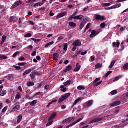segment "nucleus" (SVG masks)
I'll return each mask as SVG.
<instances>
[{
  "mask_svg": "<svg viewBox=\"0 0 128 128\" xmlns=\"http://www.w3.org/2000/svg\"><path fill=\"white\" fill-rule=\"evenodd\" d=\"M120 41L118 40H117V42L116 44V46L117 48H120Z\"/></svg>",
  "mask_w": 128,
  "mask_h": 128,
  "instance_id": "4d7b16f0",
  "label": "nucleus"
},
{
  "mask_svg": "<svg viewBox=\"0 0 128 128\" xmlns=\"http://www.w3.org/2000/svg\"><path fill=\"white\" fill-rule=\"evenodd\" d=\"M8 106H6L5 108H4L2 110V112H6V110H8Z\"/></svg>",
  "mask_w": 128,
  "mask_h": 128,
  "instance_id": "09e8293b",
  "label": "nucleus"
},
{
  "mask_svg": "<svg viewBox=\"0 0 128 128\" xmlns=\"http://www.w3.org/2000/svg\"><path fill=\"white\" fill-rule=\"evenodd\" d=\"M74 16L73 15L70 16L68 18V20H74Z\"/></svg>",
  "mask_w": 128,
  "mask_h": 128,
  "instance_id": "603ef678",
  "label": "nucleus"
},
{
  "mask_svg": "<svg viewBox=\"0 0 128 128\" xmlns=\"http://www.w3.org/2000/svg\"><path fill=\"white\" fill-rule=\"evenodd\" d=\"M102 118H96L92 120V124H95V122H102Z\"/></svg>",
  "mask_w": 128,
  "mask_h": 128,
  "instance_id": "1a4fd4ad",
  "label": "nucleus"
},
{
  "mask_svg": "<svg viewBox=\"0 0 128 128\" xmlns=\"http://www.w3.org/2000/svg\"><path fill=\"white\" fill-rule=\"evenodd\" d=\"M30 78L32 80H34L36 78V75L33 73L30 74Z\"/></svg>",
  "mask_w": 128,
  "mask_h": 128,
  "instance_id": "49530a36",
  "label": "nucleus"
},
{
  "mask_svg": "<svg viewBox=\"0 0 128 128\" xmlns=\"http://www.w3.org/2000/svg\"><path fill=\"white\" fill-rule=\"evenodd\" d=\"M22 4V2L20 0L15 2L11 7V10H14V8H18V6H20Z\"/></svg>",
  "mask_w": 128,
  "mask_h": 128,
  "instance_id": "20e7f679",
  "label": "nucleus"
},
{
  "mask_svg": "<svg viewBox=\"0 0 128 128\" xmlns=\"http://www.w3.org/2000/svg\"><path fill=\"white\" fill-rule=\"evenodd\" d=\"M77 88L79 90H86V88H84V86H78Z\"/></svg>",
  "mask_w": 128,
  "mask_h": 128,
  "instance_id": "72a5a7b5",
  "label": "nucleus"
},
{
  "mask_svg": "<svg viewBox=\"0 0 128 128\" xmlns=\"http://www.w3.org/2000/svg\"><path fill=\"white\" fill-rule=\"evenodd\" d=\"M69 26H70V28H74L76 26V24L74 22H69Z\"/></svg>",
  "mask_w": 128,
  "mask_h": 128,
  "instance_id": "a211bd4d",
  "label": "nucleus"
},
{
  "mask_svg": "<svg viewBox=\"0 0 128 128\" xmlns=\"http://www.w3.org/2000/svg\"><path fill=\"white\" fill-rule=\"evenodd\" d=\"M64 40V38L63 36L58 37V42H60V40Z\"/></svg>",
  "mask_w": 128,
  "mask_h": 128,
  "instance_id": "6e6d98bb",
  "label": "nucleus"
},
{
  "mask_svg": "<svg viewBox=\"0 0 128 128\" xmlns=\"http://www.w3.org/2000/svg\"><path fill=\"white\" fill-rule=\"evenodd\" d=\"M92 24L91 23H88L87 25L86 26V30H88V28H90V25Z\"/></svg>",
  "mask_w": 128,
  "mask_h": 128,
  "instance_id": "c03bdc74",
  "label": "nucleus"
},
{
  "mask_svg": "<svg viewBox=\"0 0 128 128\" xmlns=\"http://www.w3.org/2000/svg\"><path fill=\"white\" fill-rule=\"evenodd\" d=\"M123 68L125 70H128V63L125 64L123 66Z\"/></svg>",
  "mask_w": 128,
  "mask_h": 128,
  "instance_id": "ea45409f",
  "label": "nucleus"
},
{
  "mask_svg": "<svg viewBox=\"0 0 128 128\" xmlns=\"http://www.w3.org/2000/svg\"><path fill=\"white\" fill-rule=\"evenodd\" d=\"M42 84H38V86H37V88H42Z\"/></svg>",
  "mask_w": 128,
  "mask_h": 128,
  "instance_id": "680f3d73",
  "label": "nucleus"
},
{
  "mask_svg": "<svg viewBox=\"0 0 128 128\" xmlns=\"http://www.w3.org/2000/svg\"><path fill=\"white\" fill-rule=\"evenodd\" d=\"M84 18V16L82 15H80L78 16H75L74 17V20H82Z\"/></svg>",
  "mask_w": 128,
  "mask_h": 128,
  "instance_id": "4468645a",
  "label": "nucleus"
},
{
  "mask_svg": "<svg viewBox=\"0 0 128 128\" xmlns=\"http://www.w3.org/2000/svg\"><path fill=\"white\" fill-rule=\"evenodd\" d=\"M68 14V12H63L61 14H59L56 17V20H59V18H64V16H66V14Z\"/></svg>",
  "mask_w": 128,
  "mask_h": 128,
  "instance_id": "0eeeda50",
  "label": "nucleus"
},
{
  "mask_svg": "<svg viewBox=\"0 0 128 128\" xmlns=\"http://www.w3.org/2000/svg\"><path fill=\"white\" fill-rule=\"evenodd\" d=\"M110 74H112V71H108L106 74L105 76H104V78H106L108 77V76H110Z\"/></svg>",
  "mask_w": 128,
  "mask_h": 128,
  "instance_id": "473e14b6",
  "label": "nucleus"
},
{
  "mask_svg": "<svg viewBox=\"0 0 128 128\" xmlns=\"http://www.w3.org/2000/svg\"><path fill=\"white\" fill-rule=\"evenodd\" d=\"M72 70V65H69L66 67V69L64 70V72H70Z\"/></svg>",
  "mask_w": 128,
  "mask_h": 128,
  "instance_id": "f8f14e48",
  "label": "nucleus"
},
{
  "mask_svg": "<svg viewBox=\"0 0 128 128\" xmlns=\"http://www.w3.org/2000/svg\"><path fill=\"white\" fill-rule=\"evenodd\" d=\"M31 40H34V42H36V44H38V42H42V40L36 39V38H32Z\"/></svg>",
  "mask_w": 128,
  "mask_h": 128,
  "instance_id": "b1692460",
  "label": "nucleus"
},
{
  "mask_svg": "<svg viewBox=\"0 0 128 128\" xmlns=\"http://www.w3.org/2000/svg\"><path fill=\"white\" fill-rule=\"evenodd\" d=\"M32 48H34V46H30L28 47V49L30 50H32Z\"/></svg>",
  "mask_w": 128,
  "mask_h": 128,
  "instance_id": "e2e57ef3",
  "label": "nucleus"
},
{
  "mask_svg": "<svg viewBox=\"0 0 128 128\" xmlns=\"http://www.w3.org/2000/svg\"><path fill=\"white\" fill-rule=\"evenodd\" d=\"M115 64H116V60L112 61L111 64L109 66V68H114V66Z\"/></svg>",
  "mask_w": 128,
  "mask_h": 128,
  "instance_id": "7c9ffc66",
  "label": "nucleus"
},
{
  "mask_svg": "<svg viewBox=\"0 0 128 128\" xmlns=\"http://www.w3.org/2000/svg\"><path fill=\"white\" fill-rule=\"evenodd\" d=\"M6 36H3L2 38V41L0 44L1 46H2V44H4V42H6Z\"/></svg>",
  "mask_w": 128,
  "mask_h": 128,
  "instance_id": "aec40b11",
  "label": "nucleus"
},
{
  "mask_svg": "<svg viewBox=\"0 0 128 128\" xmlns=\"http://www.w3.org/2000/svg\"><path fill=\"white\" fill-rule=\"evenodd\" d=\"M128 0H118L116 1V2L120 3V2H126Z\"/></svg>",
  "mask_w": 128,
  "mask_h": 128,
  "instance_id": "bf43d9fd",
  "label": "nucleus"
},
{
  "mask_svg": "<svg viewBox=\"0 0 128 128\" xmlns=\"http://www.w3.org/2000/svg\"><path fill=\"white\" fill-rule=\"evenodd\" d=\"M8 56L0 54V60H8Z\"/></svg>",
  "mask_w": 128,
  "mask_h": 128,
  "instance_id": "dca6fc26",
  "label": "nucleus"
},
{
  "mask_svg": "<svg viewBox=\"0 0 128 128\" xmlns=\"http://www.w3.org/2000/svg\"><path fill=\"white\" fill-rule=\"evenodd\" d=\"M102 64H98L96 66V68H97L98 69V68H102Z\"/></svg>",
  "mask_w": 128,
  "mask_h": 128,
  "instance_id": "4c0bfd02",
  "label": "nucleus"
},
{
  "mask_svg": "<svg viewBox=\"0 0 128 128\" xmlns=\"http://www.w3.org/2000/svg\"><path fill=\"white\" fill-rule=\"evenodd\" d=\"M19 60L20 62H24L26 60V58L24 57H22L19 58Z\"/></svg>",
  "mask_w": 128,
  "mask_h": 128,
  "instance_id": "864d4df0",
  "label": "nucleus"
},
{
  "mask_svg": "<svg viewBox=\"0 0 128 128\" xmlns=\"http://www.w3.org/2000/svg\"><path fill=\"white\" fill-rule=\"evenodd\" d=\"M88 20L87 18H84L83 20V22H82V24H86V22H88Z\"/></svg>",
  "mask_w": 128,
  "mask_h": 128,
  "instance_id": "3c124183",
  "label": "nucleus"
},
{
  "mask_svg": "<svg viewBox=\"0 0 128 128\" xmlns=\"http://www.w3.org/2000/svg\"><path fill=\"white\" fill-rule=\"evenodd\" d=\"M10 22H14V17L12 16L10 18Z\"/></svg>",
  "mask_w": 128,
  "mask_h": 128,
  "instance_id": "37998d69",
  "label": "nucleus"
},
{
  "mask_svg": "<svg viewBox=\"0 0 128 128\" xmlns=\"http://www.w3.org/2000/svg\"><path fill=\"white\" fill-rule=\"evenodd\" d=\"M94 104V101L92 100H90L86 102V108H90V106H92Z\"/></svg>",
  "mask_w": 128,
  "mask_h": 128,
  "instance_id": "ddd939ff",
  "label": "nucleus"
},
{
  "mask_svg": "<svg viewBox=\"0 0 128 128\" xmlns=\"http://www.w3.org/2000/svg\"><path fill=\"white\" fill-rule=\"evenodd\" d=\"M81 120H82V118H80L78 119L76 122H74L75 123V124H76L78 122H81Z\"/></svg>",
  "mask_w": 128,
  "mask_h": 128,
  "instance_id": "5fc2aeb1",
  "label": "nucleus"
},
{
  "mask_svg": "<svg viewBox=\"0 0 128 128\" xmlns=\"http://www.w3.org/2000/svg\"><path fill=\"white\" fill-rule=\"evenodd\" d=\"M102 6H104V7L110 6V3L102 4Z\"/></svg>",
  "mask_w": 128,
  "mask_h": 128,
  "instance_id": "e433bc0d",
  "label": "nucleus"
},
{
  "mask_svg": "<svg viewBox=\"0 0 128 128\" xmlns=\"http://www.w3.org/2000/svg\"><path fill=\"white\" fill-rule=\"evenodd\" d=\"M7 92H6V90H3L2 92L0 94V96H6V94Z\"/></svg>",
  "mask_w": 128,
  "mask_h": 128,
  "instance_id": "cd10ccee",
  "label": "nucleus"
},
{
  "mask_svg": "<svg viewBox=\"0 0 128 128\" xmlns=\"http://www.w3.org/2000/svg\"><path fill=\"white\" fill-rule=\"evenodd\" d=\"M38 100H34L30 103L31 106H34L36 104H38Z\"/></svg>",
  "mask_w": 128,
  "mask_h": 128,
  "instance_id": "4be33fe9",
  "label": "nucleus"
},
{
  "mask_svg": "<svg viewBox=\"0 0 128 128\" xmlns=\"http://www.w3.org/2000/svg\"><path fill=\"white\" fill-rule=\"evenodd\" d=\"M80 68H82V66L80 65L79 63H77L76 65V68L74 70V72H79L80 70Z\"/></svg>",
  "mask_w": 128,
  "mask_h": 128,
  "instance_id": "2eb2a0df",
  "label": "nucleus"
},
{
  "mask_svg": "<svg viewBox=\"0 0 128 128\" xmlns=\"http://www.w3.org/2000/svg\"><path fill=\"white\" fill-rule=\"evenodd\" d=\"M72 46H82V42H80L78 40H76L72 44Z\"/></svg>",
  "mask_w": 128,
  "mask_h": 128,
  "instance_id": "9b49d317",
  "label": "nucleus"
},
{
  "mask_svg": "<svg viewBox=\"0 0 128 128\" xmlns=\"http://www.w3.org/2000/svg\"><path fill=\"white\" fill-rule=\"evenodd\" d=\"M36 68V66L32 67L31 68L29 69L30 70H31V72H32Z\"/></svg>",
  "mask_w": 128,
  "mask_h": 128,
  "instance_id": "052dcab7",
  "label": "nucleus"
},
{
  "mask_svg": "<svg viewBox=\"0 0 128 128\" xmlns=\"http://www.w3.org/2000/svg\"><path fill=\"white\" fill-rule=\"evenodd\" d=\"M49 88H50V85H46V86H44V88H45V90H48Z\"/></svg>",
  "mask_w": 128,
  "mask_h": 128,
  "instance_id": "69168bd1",
  "label": "nucleus"
},
{
  "mask_svg": "<svg viewBox=\"0 0 128 128\" xmlns=\"http://www.w3.org/2000/svg\"><path fill=\"white\" fill-rule=\"evenodd\" d=\"M46 8H39V10L40 12L42 10H46Z\"/></svg>",
  "mask_w": 128,
  "mask_h": 128,
  "instance_id": "774afa93",
  "label": "nucleus"
},
{
  "mask_svg": "<svg viewBox=\"0 0 128 128\" xmlns=\"http://www.w3.org/2000/svg\"><path fill=\"white\" fill-rule=\"evenodd\" d=\"M121 6H122V4H119L111 6V8H112V10H114V8H120Z\"/></svg>",
  "mask_w": 128,
  "mask_h": 128,
  "instance_id": "f3484780",
  "label": "nucleus"
},
{
  "mask_svg": "<svg viewBox=\"0 0 128 128\" xmlns=\"http://www.w3.org/2000/svg\"><path fill=\"white\" fill-rule=\"evenodd\" d=\"M34 86V82H28L27 83V86L30 88V86Z\"/></svg>",
  "mask_w": 128,
  "mask_h": 128,
  "instance_id": "393cba45",
  "label": "nucleus"
},
{
  "mask_svg": "<svg viewBox=\"0 0 128 128\" xmlns=\"http://www.w3.org/2000/svg\"><path fill=\"white\" fill-rule=\"evenodd\" d=\"M20 54V52H16L13 54V58H16L17 56H18Z\"/></svg>",
  "mask_w": 128,
  "mask_h": 128,
  "instance_id": "a18cd8bd",
  "label": "nucleus"
},
{
  "mask_svg": "<svg viewBox=\"0 0 128 128\" xmlns=\"http://www.w3.org/2000/svg\"><path fill=\"white\" fill-rule=\"evenodd\" d=\"M64 50L65 52H66V50H68V44H64Z\"/></svg>",
  "mask_w": 128,
  "mask_h": 128,
  "instance_id": "c9c22d12",
  "label": "nucleus"
},
{
  "mask_svg": "<svg viewBox=\"0 0 128 128\" xmlns=\"http://www.w3.org/2000/svg\"><path fill=\"white\" fill-rule=\"evenodd\" d=\"M100 78H96L93 84L94 86H100V84H102V81H100Z\"/></svg>",
  "mask_w": 128,
  "mask_h": 128,
  "instance_id": "7ed1b4c3",
  "label": "nucleus"
},
{
  "mask_svg": "<svg viewBox=\"0 0 128 128\" xmlns=\"http://www.w3.org/2000/svg\"><path fill=\"white\" fill-rule=\"evenodd\" d=\"M122 78V76H120L116 77L114 80V82H118V80L120 78Z\"/></svg>",
  "mask_w": 128,
  "mask_h": 128,
  "instance_id": "2f4dec72",
  "label": "nucleus"
},
{
  "mask_svg": "<svg viewBox=\"0 0 128 128\" xmlns=\"http://www.w3.org/2000/svg\"><path fill=\"white\" fill-rule=\"evenodd\" d=\"M72 84V80H68L66 82L64 83V86H70Z\"/></svg>",
  "mask_w": 128,
  "mask_h": 128,
  "instance_id": "412c9836",
  "label": "nucleus"
},
{
  "mask_svg": "<svg viewBox=\"0 0 128 128\" xmlns=\"http://www.w3.org/2000/svg\"><path fill=\"white\" fill-rule=\"evenodd\" d=\"M95 16L96 20H100V22L104 20L106 18V17H104V16H102L98 14H96Z\"/></svg>",
  "mask_w": 128,
  "mask_h": 128,
  "instance_id": "39448f33",
  "label": "nucleus"
},
{
  "mask_svg": "<svg viewBox=\"0 0 128 128\" xmlns=\"http://www.w3.org/2000/svg\"><path fill=\"white\" fill-rule=\"evenodd\" d=\"M81 53H82V52H80V50L76 51L75 52V54L74 56V58H76V56H78V54H80Z\"/></svg>",
  "mask_w": 128,
  "mask_h": 128,
  "instance_id": "bb28decb",
  "label": "nucleus"
},
{
  "mask_svg": "<svg viewBox=\"0 0 128 128\" xmlns=\"http://www.w3.org/2000/svg\"><path fill=\"white\" fill-rule=\"evenodd\" d=\"M22 120V115L20 114L18 116V120H17V124H20V122Z\"/></svg>",
  "mask_w": 128,
  "mask_h": 128,
  "instance_id": "6ab92c4d",
  "label": "nucleus"
},
{
  "mask_svg": "<svg viewBox=\"0 0 128 128\" xmlns=\"http://www.w3.org/2000/svg\"><path fill=\"white\" fill-rule=\"evenodd\" d=\"M58 53H54L53 54V58H58Z\"/></svg>",
  "mask_w": 128,
  "mask_h": 128,
  "instance_id": "13d9d810",
  "label": "nucleus"
},
{
  "mask_svg": "<svg viewBox=\"0 0 128 128\" xmlns=\"http://www.w3.org/2000/svg\"><path fill=\"white\" fill-rule=\"evenodd\" d=\"M74 117H70L68 118H67V120L69 124H70L72 120H74Z\"/></svg>",
  "mask_w": 128,
  "mask_h": 128,
  "instance_id": "a878e982",
  "label": "nucleus"
},
{
  "mask_svg": "<svg viewBox=\"0 0 128 128\" xmlns=\"http://www.w3.org/2000/svg\"><path fill=\"white\" fill-rule=\"evenodd\" d=\"M56 116V112H54L51 116L48 118V122L46 124V126H52V122H54V120Z\"/></svg>",
  "mask_w": 128,
  "mask_h": 128,
  "instance_id": "f257e3e1",
  "label": "nucleus"
},
{
  "mask_svg": "<svg viewBox=\"0 0 128 128\" xmlns=\"http://www.w3.org/2000/svg\"><path fill=\"white\" fill-rule=\"evenodd\" d=\"M69 96H70V93H68L67 94L61 97L58 100L59 104H62V102H63L68 99Z\"/></svg>",
  "mask_w": 128,
  "mask_h": 128,
  "instance_id": "f03ea898",
  "label": "nucleus"
},
{
  "mask_svg": "<svg viewBox=\"0 0 128 128\" xmlns=\"http://www.w3.org/2000/svg\"><path fill=\"white\" fill-rule=\"evenodd\" d=\"M98 34H100V32H96V30H93L91 32V34L90 35V38H94V36H98Z\"/></svg>",
  "mask_w": 128,
  "mask_h": 128,
  "instance_id": "423d86ee",
  "label": "nucleus"
},
{
  "mask_svg": "<svg viewBox=\"0 0 128 128\" xmlns=\"http://www.w3.org/2000/svg\"><path fill=\"white\" fill-rule=\"evenodd\" d=\"M60 88H61V92H66L67 90L66 88L62 85L60 86Z\"/></svg>",
  "mask_w": 128,
  "mask_h": 128,
  "instance_id": "5701e85b",
  "label": "nucleus"
},
{
  "mask_svg": "<svg viewBox=\"0 0 128 128\" xmlns=\"http://www.w3.org/2000/svg\"><path fill=\"white\" fill-rule=\"evenodd\" d=\"M20 98H22V96L20 95V94L17 93L16 96V100H20Z\"/></svg>",
  "mask_w": 128,
  "mask_h": 128,
  "instance_id": "c756f323",
  "label": "nucleus"
},
{
  "mask_svg": "<svg viewBox=\"0 0 128 128\" xmlns=\"http://www.w3.org/2000/svg\"><path fill=\"white\" fill-rule=\"evenodd\" d=\"M82 100L81 98H78V99L76 100L75 102H74V106H76Z\"/></svg>",
  "mask_w": 128,
  "mask_h": 128,
  "instance_id": "c85d7f7f",
  "label": "nucleus"
},
{
  "mask_svg": "<svg viewBox=\"0 0 128 128\" xmlns=\"http://www.w3.org/2000/svg\"><path fill=\"white\" fill-rule=\"evenodd\" d=\"M122 103V102H120V101H116L112 104H110V106H120V104Z\"/></svg>",
  "mask_w": 128,
  "mask_h": 128,
  "instance_id": "9d476101",
  "label": "nucleus"
},
{
  "mask_svg": "<svg viewBox=\"0 0 128 128\" xmlns=\"http://www.w3.org/2000/svg\"><path fill=\"white\" fill-rule=\"evenodd\" d=\"M32 34L30 33H28L26 34L24 36V38H32Z\"/></svg>",
  "mask_w": 128,
  "mask_h": 128,
  "instance_id": "58836bf2",
  "label": "nucleus"
},
{
  "mask_svg": "<svg viewBox=\"0 0 128 128\" xmlns=\"http://www.w3.org/2000/svg\"><path fill=\"white\" fill-rule=\"evenodd\" d=\"M6 78H8V80H12L11 76H6Z\"/></svg>",
  "mask_w": 128,
  "mask_h": 128,
  "instance_id": "0e129e2a",
  "label": "nucleus"
},
{
  "mask_svg": "<svg viewBox=\"0 0 128 128\" xmlns=\"http://www.w3.org/2000/svg\"><path fill=\"white\" fill-rule=\"evenodd\" d=\"M116 94H118V91L116 90H114L111 92L112 96H115Z\"/></svg>",
  "mask_w": 128,
  "mask_h": 128,
  "instance_id": "a19ab883",
  "label": "nucleus"
},
{
  "mask_svg": "<svg viewBox=\"0 0 128 128\" xmlns=\"http://www.w3.org/2000/svg\"><path fill=\"white\" fill-rule=\"evenodd\" d=\"M50 16H54V12H52V11H50Z\"/></svg>",
  "mask_w": 128,
  "mask_h": 128,
  "instance_id": "338daca9",
  "label": "nucleus"
},
{
  "mask_svg": "<svg viewBox=\"0 0 128 128\" xmlns=\"http://www.w3.org/2000/svg\"><path fill=\"white\" fill-rule=\"evenodd\" d=\"M84 26H86V24H84V23L81 22L80 24V30H82L83 28H84Z\"/></svg>",
  "mask_w": 128,
  "mask_h": 128,
  "instance_id": "79ce46f5",
  "label": "nucleus"
},
{
  "mask_svg": "<svg viewBox=\"0 0 128 128\" xmlns=\"http://www.w3.org/2000/svg\"><path fill=\"white\" fill-rule=\"evenodd\" d=\"M20 110V106H16L12 109L10 112V114L12 112H17V110Z\"/></svg>",
  "mask_w": 128,
  "mask_h": 128,
  "instance_id": "6e6552de",
  "label": "nucleus"
},
{
  "mask_svg": "<svg viewBox=\"0 0 128 128\" xmlns=\"http://www.w3.org/2000/svg\"><path fill=\"white\" fill-rule=\"evenodd\" d=\"M26 62H24V63H18V66H24L26 65Z\"/></svg>",
  "mask_w": 128,
  "mask_h": 128,
  "instance_id": "de8ad7c7",
  "label": "nucleus"
},
{
  "mask_svg": "<svg viewBox=\"0 0 128 128\" xmlns=\"http://www.w3.org/2000/svg\"><path fill=\"white\" fill-rule=\"evenodd\" d=\"M106 24L105 23H102L100 24L101 28H106Z\"/></svg>",
  "mask_w": 128,
  "mask_h": 128,
  "instance_id": "8fccbe9b",
  "label": "nucleus"
},
{
  "mask_svg": "<svg viewBox=\"0 0 128 128\" xmlns=\"http://www.w3.org/2000/svg\"><path fill=\"white\" fill-rule=\"evenodd\" d=\"M14 68L16 70H22V67L20 66H14Z\"/></svg>",
  "mask_w": 128,
  "mask_h": 128,
  "instance_id": "f704fd0d",
  "label": "nucleus"
}]
</instances>
